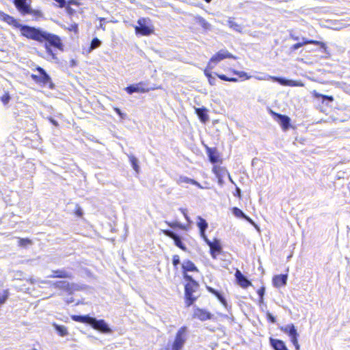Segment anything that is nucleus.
<instances>
[{
  "instance_id": "nucleus-58",
  "label": "nucleus",
  "mask_w": 350,
  "mask_h": 350,
  "mask_svg": "<svg viewBox=\"0 0 350 350\" xmlns=\"http://www.w3.org/2000/svg\"><path fill=\"white\" fill-rule=\"evenodd\" d=\"M204 72H205V75H206V77H207L208 79H210V78H211V77H211V74H210V73H208V72H206V70H205V71H204Z\"/></svg>"
},
{
  "instance_id": "nucleus-12",
  "label": "nucleus",
  "mask_w": 350,
  "mask_h": 350,
  "mask_svg": "<svg viewBox=\"0 0 350 350\" xmlns=\"http://www.w3.org/2000/svg\"><path fill=\"white\" fill-rule=\"evenodd\" d=\"M164 234L165 235H167V237L172 238L174 241V244L177 247H178L183 251H186V250H187L186 247L182 243L181 238L178 235H177L176 233H174V232L170 231V230H164Z\"/></svg>"
},
{
  "instance_id": "nucleus-53",
  "label": "nucleus",
  "mask_w": 350,
  "mask_h": 350,
  "mask_svg": "<svg viewBox=\"0 0 350 350\" xmlns=\"http://www.w3.org/2000/svg\"><path fill=\"white\" fill-rule=\"evenodd\" d=\"M50 122L56 126L58 125L57 122L52 118H50Z\"/></svg>"
},
{
  "instance_id": "nucleus-42",
  "label": "nucleus",
  "mask_w": 350,
  "mask_h": 350,
  "mask_svg": "<svg viewBox=\"0 0 350 350\" xmlns=\"http://www.w3.org/2000/svg\"><path fill=\"white\" fill-rule=\"evenodd\" d=\"M172 262L174 266L180 263V258L178 255L173 256Z\"/></svg>"
},
{
  "instance_id": "nucleus-29",
  "label": "nucleus",
  "mask_w": 350,
  "mask_h": 350,
  "mask_svg": "<svg viewBox=\"0 0 350 350\" xmlns=\"http://www.w3.org/2000/svg\"><path fill=\"white\" fill-rule=\"evenodd\" d=\"M302 43H304V45L307 44H315V45L320 46L321 48H323L324 49H326V44L324 42H320V41L307 40L306 38H303Z\"/></svg>"
},
{
  "instance_id": "nucleus-57",
  "label": "nucleus",
  "mask_w": 350,
  "mask_h": 350,
  "mask_svg": "<svg viewBox=\"0 0 350 350\" xmlns=\"http://www.w3.org/2000/svg\"><path fill=\"white\" fill-rule=\"evenodd\" d=\"M64 287V291L66 292H70V288H69V286H63Z\"/></svg>"
},
{
  "instance_id": "nucleus-48",
  "label": "nucleus",
  "mask_w": 350,
  "mask_h": 350,
  "mask_svg": "<svg viewBox=\"0 0 350 350\" xmlns=\"http://www.w3.org/2000/svg\"><path fill=\"white\" fill-rule=\"evenodd\" d=\"M55 1H57V3H59V7H61V8L64 7L66 5L65 0H55Z\"/></svg>"
},
{
  "instance_id": "nucleus-60",
  "label": "nucleus",
  "mask_w": 350,
  "mask_h": 350,
  "mask_svg": "<svg viewBox=\"0 0 350 350\" xmlns=\"http://www.w3.org/2000/svg\"><path fill=\"white\" fill-rule=\"evenodd\" d=\"M31 77L34 79H38V77L35 75H32Z\"/></svg>"
},
{
  "instance_id": "nucleus-13",
  "label": "nucleus",
  "mask_w": 350,
  "mask_h": 350,
  "mask_svg": "<svg viewBox=\"0 0 350 350\" xmlns=\"http://www.w3.org/2000/svg\"><path fill=\"white\" fill-rule=\"evenodd\" d=\"M212 317L213 314L209 312L200 308H196L193 312V317L197 318L202 321L211 319Z\"/></svg>"
},
{
  "instance_id": "nucleus-8",
  "label": "nucleus",
  "mask_w": 350,
  "mask_h": 350,
  "mask_svg": "<svg viewBox=\"0 0 350 350\" xmlns=\"http://www.w3.org/2000/svg\"><path fill=\"white\" fill-rule=\"evenodd\" d=\"M226 58H232V59H235V57L232 55L231 53H230L228 51L226 50H220L218 53H217V54H215V55H213L211 59H210V62L208 63V67L209 68H212V66H211V64H217L218 62H219L220 61L226 59Z\"/></svg>"
},
{
  "instance_id": "nucleus-16",
  "label": "nucleus",
  "mask_w": 350,
  "mask_h": 350,
  "mask_svg": "<svg viewBox=\"0 0 350 350\" xmlns=\"http://www.w3.org/2000/svg\"><path fill=\"white\" fill-rule=\"evenodd\" d=\"M273 115L276 117V121L282 126L284 130H286L290 124V118L284 115L273 113Z\"/></svg>"
},
{
  "instance_id": "nucleus-5",
  "label": "nucleus",
  "mask_w": 350,
  "mask_h": 350,
  "mask_svg": "<svg viewBox=\"0 0 350 350\" xmlns=\"http://www.w3.org/2000/svg\"><path fill=\"white\" fill-rule=\"evenodd\" d=\"M198 286H185V296L187 307L191 306L199 297L196 288Z\"/></svg>"
},
{
  "instance_id": "nucleus-39",
  "label": "nucleus",
  "mask_w": 350,
  "mask_h": 350,
  "mask_svg": "<svg viewBox=\"0 0 350 350\" xmlns=\"http://www.w3.org/2000/svg\"><path fill=\"white\" fill-rule=\"evenodd\" d=\"M0 99L4 105H7L10 100V96L8 92H6L4 95H3L1 97Z\"/></svg>"
},
{
  "instance_id": "nucleus-62",
  "label": "nucleus",
  "mask_w": 350,
  "mask_h": 350,
  "mask_svg": "<svg viewBox=\"0 0 350 350\" xmlns=\"http://www.w3.org/2000/svg\"><path fill=\"white\" fill-rule=\"evenodd\" d=\"M207 3H209L211 0H205Z\"/></svg>"
},
{
  "instance_id": "nucleus-22",
  "label": "nucleus",
  "mask_w": 350,
  "mask_h": 350,
  "mask_svg": "<svg viewBox=\"0 0 350 350\" xmlns=\"http://www.w3.org/2000/svg\"><path fill=\"white\" fill-rule=\"evenodd\" d=\"M53 273V275L51 276L53 278H68L71 277V273L66 270H57Z\"/></svg>"
},
{
  "instance_id": "nucleus-24",
  "label": "nucleus",
  "mask_w": 350,
  "mask_h": 350,
  "mask_svg": "<svg viewBox=\"0 0 350 350\" xmlns=\"http://www.w3.org/2000/svg\"><path fill=\"white\" fill-rule=\"evenodd\" d=\"M287 281V275L282 274L275 275L273 278V284H286Z\"/></svg>"
},
{
  "instance_id": "nucleus-14",
  "label": "nucleus",
  "mask_w": 350,
  "mask_h": 350,
  "mask_svg": "<svg viewBox=\"0 0 350 350\" xmlns=\"http://www.w3.org/2000/svg\"><path fill=\"white\" fill-rule=\"evenodd\" d=\"M206 288L210 293H213L217 298V299L226 308H228V303L226 301L224 293L218 290H215L210 286H206Z\"/></svg>"
},
{
  "instance_id": "nucleus-6",
  "label": "nucleus",
  "mask_w": 350,
  "mask_h": 350,
  "mask_svg": "<svg viewBox=\"0 0 350 350\" xmlns=\"http://www.w3.org/2000/svg\"><path fill=\"white\" fill-rule=\"evenodd\" d=\"M281 330L288 334L291 338V341L293 344L296 350H299V345L298 343L297 337L299 336L297 329L293 324H288L281 327Z\"/></svg>"
},
{
  "instance_id": "nucleus-54",
  "label": "nucleus",
  "mask_w": 350,
  "mask_h": 350,
  "mask_svg": "<svg viewBox=\"0 0 350 350\" xmlns=\"http://www.w3.org/2000/svg\"><path fill=\"white\" fill-rule=\"evenodd\" d=\"M114 111L120 116L121 113H122V111L121 110L118 108V107H115L114 108Z\"/></svg>"
},
{
  "instance_id": "nucleus-52",
  "label": "nucleus",
  "mask_w": 350,
  "mask_h": 350,
  "mask_svg": "<svg viewBox=\"0 0 350 350\" xmlns=\"http://www.w3.org/2000/svg\"><path fill=\"white\" fill-rule=\"evenodd\" d=\"M215 79L213 77L208 79V82L211 85H215Z\"/></svg>"
},
{
  "instance_id": "nucleus-18",
  "label": "nucleus",
  "mask_w": 350,
  "mask_h": 350,
  "mask_svg": "<svg viewBox=\"0 0 350 350\" xmlns=\"http://www.w3.org/2000/svg\"><path fill=\"white\" fill-rule=\"evenodd\" d=\"M211 250V254L213 258H215L217 254L220 253L221 250V247L220 245L219 241L217 239H215L213 242H211V244L208 245Z\"/></svg>"
},
{
  "instance_id": "nucleus-1",
  "label": "nucleus",
  "mask_w": 350,
  "mask_h": 350,
  "mask_svg": "<svg viewBox=\"0 0 350 350\" xmlns=\"http://www.w3.org/2000/svg\"><path fill=\"white\" fill-rule=\"evenodd\" d=\"M22 31L23 36L29 39L34 40L40 42L46 41V51L53 59H56L57 57L51 49V46H54L60 51H63V44L60 38L57 35L50 33L45 31H42L40 29L32 27H23Z\"/></svg>"
},
{
  "instance_id": "nucleus-17",
  "label": "nucleus",
  "mask_w": 350,
  "mask_h": 350,
  "mask_svg": "<svg viewBox=\"0 0 350 350\" xmlns=\"http://www.w3.org/2000/svg\"><path fill=\"white\" fill-rule=\"evenodd\" d=\"M270 345L274 350H288L285 343L279 339L270 338Z\"/></svg>"
},
{
  "instance_id": "nucleus-33",
  "label": "nucleus",
  "mask_w": 350,
  "mask_h": 350,
  "mask_svg": "<svg viewBox=\"0 0 350 350\" xmlns=\"http://www.w3.org/2000/svg\"><path fill=\"white\" fill-rule=\"evenodd\" d=\"M221 171H223L222 169H221L220 167H216L215 166L213 168V172L214 174H215L216 176L218 178V183L221 185L222 184V178H221Z\"/></svg>"
},
{
  "instance_id": "nucleus-28",
  "label": "nucleus",
  "mask_w": 350,
  "mask_h": 350,
  "mask_svg": "<svg viewBox=\"0 0 350 350\" xmlns=\"http://www.w3.org/2000/svg\"><path fill=\"white\" fill-rule=\"evenodd\" d=\"M129 161L131 163L132 167L133 170L139 173V166L138 165V160L136 157H135L133 155H129Z\"/></svg>"
},
{
  "instance_id": "nucleus-21",
  "label": "nucleus",
  "mask_w": 350,
  "mask_h": 350,
  "mask_svg": "<svg viewBox=\"0 0 350 350\" xmlns=\"http://www.w3.org/2000/svg\"><path fill=\"white\" fill-rule=\"evenodd\" d=\"M37 70L40 74V79H39V81L40 82L43 83L44 84H46L51 81V78H50L49 75L45 72V70L42 68L38 67Z\"/></svg>"
},
{
  "instance_id": "nucleus-35",
  "label": "nucleus",
  "mask_w": 350,
  "mask_h": 350,
  "mask_svg": "<svg viewBox=\"0 0 350 350\" xmlns=\"http://www.w3.org/2000/svg\"><path fill=\"white\" fill-rule=\"evenodd\" d=\"M198 24L205 29H208L211 27V25L202 17L198 18Z\"/></svg>"
},
{
  "instance_id": "nucleus-2",
  "label": "nucleus",
  "mask_w": 350,
  "mask_h": 350,
  "mask_svg": "<svg viewBox=\"0 0 350 350\" xmlns=\"http://www.w3.org/2000/svg\"><path fill=\"white\" fill-rule=\"evenodd\" d=\"M254 78H255L256 79L259 80V81H267V80L271 79L273 81L278 82L280 84H281L282 85H286V86H297V87L304 86L303 83H301V81L288 80V79H286L284 78L273 77V76H271V75H269L265 73H260L258 75L254 76Z\"/></svg>"
},
{
  "instance_id": "nucleus-55",
  "label": "nucleus",
  "mask_w": 350,
  "mask_h": 350,
  "mask_svg": "<svg viewBox=\"0 0 350 350\" xmlns=\"http://www.w3.org/2000/svg\"><path fill=\"white\" fill-rule=\"evenodd\" d=\"M76 213H77V215L78 216H81V215H82V211H81L80 208H79V209L77 211Z\"/></svg>"
},
{
  "instance_id": "nucleus-7",
  "label": "nucleus",
  "mask_w": 350,
  "mask_h": 350,
  "mask_svg": "<svg viewBox=\"0 0 350 350\" xmlns=\"http://www.w3.org/2000/svg\"><path fill=\"white\" fill-rule=\"evenodd\" d=\"M94 329L105 334H111L112 329L109 327L108 324L103 319L98 320L92 317L90 325Z\"/></svg>"
},
{
  "instance_id": "nucleus-11",
  "label": "nucleus",
  "mask_w": 350,
  "mask_h": 350,
  "mask_svg": "<svg viewBox=\"0 0 350 350\" xmlns=\"http://www.w3.org/2000/svg\"><path fill=\"white\" fill-rule=\"evenodd\" d=\"M125 90L130 94L134 92L144 93L149 91V89L146 87V85L143 82L126 87Z\"/></svg>"
},
{
  "instance_id": "nucleus-61",
  "label": "nucleus",
  "mask_w": 350,
  "mask_h": 350,
  "mask_svg": "<svg viewBox=\"0 0 350 350\" xmlns=\"http://www.w3.org/2000/svg\"><path fill=\"white\" fill-rule=\"evenodd\" d=\"M228 178H229L230 180L232 183H233V180H232V178H231V177H230V174H228Z\"/></svg>"
},
{
  "instance_id": "nucleus-45",
  "label": "nucleus",
  "mask_w": 350,
  "mask_h": 350,
  "mask_svg": "<svg viewBox=\"0 0 350 350\" xmlns=\"http://www.w3.org/2000/svg\"><path fill=\"white\" fill-rule=\"evenodd\" d=\"M209 159L211 163H216L217 161V157L213 154H209Z\"/></svg>"
},
{
  "instance_id": "nucleus-23",
  "label": "nucleus",
  "mask_w": 350,
  "mask_h": 350,
  "mask_svg": "<svg viewBox=\"0 0 350 350\" xmlns=\"http://www.w3.org/2000/svg\"><path fill=\"white\" fill-rule=\"evenodd\" d=\"M235 278L239 284H252V283L248 281L247 278L238 269L236 271Z\"/></svg>"
},
{
  "instance_id": "nucleus-49",
  "label": "nucleus",
  "mask_w": 350,
  "mask_h": 350,
  "mask_svg": "<svg viewBox=\"0 0 350 350\" xmlns=\"http://www.w3.org/2000/svg\"><path fill=\"white\" fill-rule=\"evenodd\" d=\"M267 316H268V319H269V320L271 323H275V318L273 315H271V314H269H269H267Z\"/></svg>"
},
{
  "instance_id": "nucleus-4",
  "label": "nucleus",
  "mask_w": 350,
  "mask_h": 350,
  "mask_svg": "<svg viewBox=\"0 0 350 350\" xmlns=\"http://www.w3.org/2000/svg\"><path fill=\"white\" fill-rule=\"evenodd\" d=\"M187 327H181L177 332L172 350H181L187 339Z\"/></svg>"
},
{
  "instance_id": "nucleus-46",
  "label": "nucleus",
  "mask_w": 350,
  "mask_h": 350,
  "mask_svg": "<svg viewBox=\"0 0 350 350\" xmlns=\"http://www.w3.org/2000/svg\"><path fill=\"white\" fill-rule=\"evenodd\" d=\"M180 211L183 214L184 217H185V219L189 221V218L187 214V210L185 209V208H180Z\"/></svg>"
},
{
  "instance_id": "nucleus-31",
  "label": "nucleus",
  "mask_w": 350,
  "mask_h": 350,
  "mask_svg": "<svg viewBox=\"0 0 350 350\" xmlns=\"http://www.w3.org/2000/svg\"><path fill=\"white\" fill-rule=\"evenodd\" d=\"M9 296L8 290L0 289V306L3 304Z\"/></svg>"
},
{
  "instance_id": "nucleus-59",
  "label": "nucleus",
  "mask_w": 350,
  "mask_h": 350,
  "mask_svg": "<svg viewBox=\"0 0 350 350\" xmlns=\"http://www.w3.org/2000/svg\"><path fill=\"white\" fill-rule=\"evenodd\" d=\"M66 301L67 303H71L73 301V299L71 298L70 299H67Z\"/></svg>"
},
{
  "instance_id": "nucleus-41",
  "label": "nucleus",
  "mask_w": 350,
  "mask_h": 350,
  "mask_svg": "<svg viewBox=\"0 0 350 350\" xmlns=\"http://www.w3.org/2000/svg\"><path fill=\"white\" fill-rule=\"evenodd\" d=\"M265 288L264 286H262L260 288H259L258 290V294L259 295L260 301H262L263 295L265 294Z\"/></svg>"
},
{
  "instance_id": "nucleus-51",
  "label": "nucleus",
  "mask_w": 350,
  "mask_h": 350,
  "mask_svg": "<svg viewBox=\"0 0 350 350\" xmlns=\"http://www.w3.org/2000/svg\"><path fill=\"white\" fill-rule=\"evenodd\" d=\"M234 196H237L239 198H241V189L239 187L236 188V193Z\"/></svg>"
},
{
  "instance_id": "nucleus-3",
  "label": "nucleus",
  "mask_w": 350,
  "mask_h": 350,
  "mask_svg": "<svg viewBox=\"0 0 350 350\" xmlns=\"http://www.w3.org/2000/svg\"><path fill=\"white\" fill-rule=\"evenodd\" d=\"M137 24L138 25L135 27L136 33L148 36L154 31L153 26L149 18H141L137 21Z\"/></svg>"
},
{
  "instance_id": "nucleus-47",
  "label": "nucleus",
  "mask_w": 350,
  "mask_h": 350,
  "mask_svg": "<svg viewBox=\"0 0 350 350\" xmlns=\"http://www.w3.org/2000/svg\"><path fill=\"white\" fill-rule=\"evenodd\" d=\"M192 185L197 186L200 189H206L207 188V187H204L202 186L198 182H197L195 180H193Z\"/></svg>"
},
{
  "instance_id": "nucleus-9",
  "label": "nucleus",
  "mask_w": 350,
  "mask_h": 350,
  "mask_svg": "<svg viewBox=\"0 0 350 350\" xmlns=\"http://www.w3.org/2000/svg\"><path fill=\"white\" fill-rule=\"evenodd\" d=\"M182 267L184 270L185 278H187L189 281L193 282V284H198L196 282H194L193 280L192 276L189 275L187 273L188 271H191V272H193V271L197 272L198 271V269H197L196 267L195 266V265L191 261H186L183 263Z\"/></svg>"
},
{
  "instance_id": "nucleus-34",
  "label": "nucleus",
  "mask_w": 350,
  "mask_h": 350,
  "mask_svg": "<svg viewBox=\"0 0 350 350\" xmlns=\"http://www.w3.org/2000/svg\"><path fill=\"white\" fill-rule=\"evenodd\" d=\"M312 95H313V96H314V97H315V98H322L323 99V101H324L325 100H329V101H331V102H332V101H333V100H334V98H333V97H332V96H325V95H323V94H321L318 93V92H317V91H315V90H314V91L312 92Z\"/></svg>"
},
{
  "instance_id": "nucleus-25",
  "label": "nucleus",
  "mask_w": 350,
  "mask_h": 350,
  "mask_svg": "<svg viewBox=\"0 0 350 350\" xmlns=\"http://www.w3.org/2000/svg\"><path fill=\"white\" fill-rule=\"evenodd\" d=\"M198 222L197 225L198 228H200V234H204V232L206 231L207 227H208V223L205 219L202 218L201 217H198Z\"/></svg>"
},
{
  "instance_id": "nucleus-27",
  "label": "nucleus",
  "mask_w": 350,
  "mask_h": 350,
  "mask_svg": "<svg viewBox=\"0 0 350 350\" xmlns=\"http://www.w3.org/2000/svg\"><path fill=\"white\" fill-rule=\"evenodd\" d=\"M228 23L230 28L232 29L234 31L239 33L242 32L243 27L241 25L237 24V23L232 20H228Z\"/></svg>"
},
{
  "instance_id": "nucleus-19",
  "label": "nucleus",
  "mask_w": 350,
  "mask_h": 350,
  "mask_svg": "<svg viewBox=\"0 0 350 350\" xmlns=\"http://www.w3.org/2000/svg\"><path fill=\"white\" fill-rule=\"evenodd\" d=\"M71 318L75 321L87 323L88 325H90L92 319V317L88 315H73Z\"/></svg>"
},
{
  "instance_id": "nucleus-32",
  "label": "nucleus",
  "mask_w": 350,
  "mask_h": 350,
  "mask_svg": "<svg viewBox=\"0 0 350 350\" xmlns=\"http://www.w3.org/2000/svg\"><path fill=\"white\" fill-rule=\"evenodd\" d=\"M33 244V242L29 239H24V238H19L18 239V245L23 247H26L28 245H31Z\"/></svg>"
},
{
  "instance_id": "nucleus-38",
  "label": "nucleus",
  "mask_w": 350,
  "mask_h": 350,
  "mask_svg": "<svg viewBox=\"0 0 350 350\" xmlns=\"http://www.w3.org/2000/svg\"><path fill=\"white\" fill-rule=\"evenodd\" d=\"M101 44V42L99 39L95 38L92 40L90 48L91 49H94L98 47Z\"/></svg>"
},
{
  "instance_id": "nucleus-15",
  "label": "nucleus",
  "mask_w": 350,
  "mask_h": 350,
  "mask_svg": "<svg viewBox=\"0 0 350 350\" xmlns=\"http://www.w3.org/2000/svg\"><path fill=\"white\" fill-rule=\"evenodd\" d=\"M3 20L9 25H12L15 27L20 28V31H21V33L22 35H23V31H22L23 27H28L27 25H23L20 24L18 22V21L16 19H15L14 17L10 16V15L5 14H3Z\"/></svg>"
},
{
  "instance_id": "nucleus-37",
  "label": "nucleus",
  "mask_w": 350,
  "mask_h": 350,
  "mask_svg": "<svg viewBox=\"0 0 350 350\" xmlns=\"http://www.w3.org/2000/svg\"><path fill=\"white\" fill-rule=\"evenodd\" d=\"M217 77L220 79L226 81L237 82L238 81V79L237 78H234V77L230 78V77H226L224 75H217Z\"/></svg>"
},
{
  "instance_id": "nucleus-50",
  "label": "nucleus",
  "mask_w": 350,
  "mask_h": 350,
  "mask_svg": "<svg viewBox=\"0 0 350 350\" xmlns=\"http://www.w3.org/2000/svg\"><path fill=\"white\" fill-rule=\"evenodd\" d=\"M244 219L247 220V221H249L250 224L254 225V222L253 221V220L250 218L249 217H247L246 215H245V217H243Z\"/></svg>"
},
{
  "instance_id": "nucleus-20",
  "label": "nucleus",
  "mask_w": 350,
  "mask_h": 350,
  "mask_svg": "<svg viewBox=\"0 0 350 350\" xmlns=\"http://www.w3.org/2000/svg\"><path fill=\"white\" fill-rule=\"evenodd\" d=\"M195 111L201 122L205 123L208 120V116L205 108H195Z\"/></svg>"
},
{
  "instance_id": "nucleus-44",
  "label": "nucleus",
  "mask_w": 350,
  "mask_h": 350,
  "mask_svg": "<svg viewBox=\"0 0 350 350\" xmlns=\"http://www.w3.org/2000/svg\"><path fill=\"white\" fill-rule=\"evenodd\" d=\"M200 236L202 237V239L204 240V241L208 245L211 244V242L206 236L205 232H204V234H200Z\"/></svg>"
},
{
  "instance_id": "nucleus-36",
  "label": "nucleus",
  "mask_w": 350,
  "mask_h": 350,
  "mask_svg": "<svg viewBox=\"0 0 350 350\" xmlns=\"http://www.w3.org/2000/svg\"><path fill=\"white\" fill-rule=\"evenodd\" d=\"M232 213L237 217L243 218V217H245V214L241 209L237 207H234L232 208Z\"/></svg>"
},
{
  "instance_id": "nucleus-26",
  "label": "nucleus",
  "mask_w": 350,
  "mask_h": 350,
  "mask_svg": "<svg viewBox=\"0 0 350 350\" xmlns=\"http://www.w3.org/2000/svg\"><path fill=\"white\" fill-rule=\"evenodd\" d=\"M53 327L60 336H66L68 334L67 328L64 325H59L56 323H53Z\"/></svg>"
},
{
  "instance_id": "nucleus-56",
  "label": "nucleus",
  "mask_w": 350,
  "mask_h": 350,
  "mask_svg": "<svg viewBox=\"0 0 350 350\" xmlns=\"http://www.w3.org/2000/svg\"><path fill=\"white\" fill-rule=\"evenodd\" d=\"M120 117L122 118V119H125L126 117V113H124L122 112V113L120 115Z\"/></svg>"
},
{
  "instance_id": "nucleus-40",
  "label": "nucleus",
  "mask_w": 350,
  "mask_h": 350,
  "mask_svg": "<svg viewBox=\"0 0 350 350\" xmlns=\"http://www.w3.org/2000/svg\"><path fill=\"white\" fill-rule=\"evenodd\" d=\"M235 74L239 75L240 77H245L246 79H249L252 78V76L248 75V74L243 71H237L235 72Z\"/></svg>"
},
{
  "instance_id": "nucleus-30",
  "label": "nucleus",
  "mask_w": 350,
  "mask_h": 350,
  "mask_svg": "<svg viewBox=\"0 0 350 350\" xmlns=\"http://www.w3.org/2000/svg\"><path fill=\"white\" fill-rule=\"evenodd\" d=\"M193 181V179L189 178L187 176H180L177 180L176 183L178 185H183V184H192Z\"/></svg>"
},
{
  "instance_id": "nucleus-10",
  "label": "nucleus",
  "mask_w": 350,
  "mask_h": 350,
  "mask_svg": "<svg viewBox=\"0 0 350 350\" xmlns=\"http://www.w3.org/2000/svg\"><path fill=\"white\" fill-rule=\"evenodd\" d=\"M15 6L23 14H31L32 10L30 5L27 3V0H14Z\"/></svg>"
},
{
  "instance_id": "nucleus-43",
  "label": "nucleus",
  "mask_w": 350,
  "mask_h": 350,
  "mask_svg": "<svg viewBox=\"0 0 350 350\" xmlns=\"http://www.w3.org/2000/svg\"><path fill=\"white\" fill-rule=\"evenodd\" d=\"M304 45V43H302V42H299V43H296L295 44H293L291 47V49L294 51L295 50H297L298 49H299L300 47H301L302 46Z\"/></svg>"
}]
</instances>
